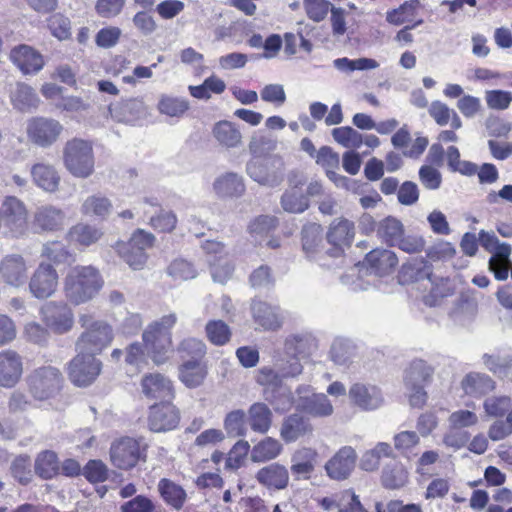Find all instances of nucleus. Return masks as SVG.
<instances>
[{
  "label": "nucleus",
  "mask_w": 512,
  "mask_h": 512,
  "mask_svg": "<svg viewBox=\"0 0 512 512\" xmlns=\"http://www.w3.org/2000/svg\"><path fill=\"white\" fill-rule=\"evenodd\" d=\"M333 66L340 72L350 74L354 71H366L379 67V63L371 58L349 59L347 57L337 58L333 61Z\"/></svg>",
  "instance_id": "52"
},
{
  "label": "nucleus",
  "mask_w": 512,
  "mask_h": 512,
  "mask_svg": "<svg viewBox=\"0 0 512 512\" xmlns=\"http://www.w3.org/2000/svg\"><path fill=\"white\" fill-rule=\"evenodd\" d=\"M295 408L314 418H326L333 414L334 407L324 393H315L311 385H298L296 390Z\"/></svg>",
  "instance_id": "7"
},
{
  "label": "nucleus",
  "mask_w": 512,
  "mask_h": 512,
  "mask_svg": "<svg viewBox=\"0 0 512 512\" xmlns=\"http://www.w3.org/2000/svg\"><path fill=\"white\" fill-rule=\"evenodd\" d=\"M64 222V212L52 205L38 207L33 217L34 227L45 232H53L62 229Z\"/></svg>",
  "instance_id": "27"
},
{
  "label": "nucleus",
  "mask_w": 512,
  "mask_h": 512,
  "mask_svg": "<svg viewBox=\"0 0 512 512\" xmlns=\"http://www.w3.org/2000/svg\"><path fill=\"white\" fill-rule=\"evenodd\" d=\"M23 374L22 357L14 350L7 349L0 353V386L14 387Z\"/></svg>",
  "instance_id": "22"
},
{
  "label": "nucleus",
  "mask_w": 512,
  "mask_h": 512,
  "mask_svg": "<svg viewBox=\"0 0 512 512\" xmlns=\"http://www.w3.org/2000/svg\"><path fill=\"white\" fill-rule=\"evenodd\" d=\"M63 125L56 119L33 117L27 123L28 138L36 145L46 148L53 145L63 132Z\"/></svg>",
  "instance_id": "11"
},
{
  "label": "nucleus",
  "mask_w": 512,
  "mask_h": 512,
  "mask_svg": "<svg viewBox=\"0 0 512 512\" xmlns=\"http://www.w3.org/2000/svg\"><path fill=\"white\" fill-rule=\"evenodd\" d=\"M143 450L138 440L124 437L112 443L110 447L111 463L122 470H129L136 466L142 458Z\"/></svg>",
  "instance_id": "13"
},
{
  "label": "nucleus",
  "mask_w": 512,
  "mask_h": 512,
  "mask_svg": "<svg viewBox=\"0 0 512 512\" xmlns=\"http://www.w3.org/2000/svg\"><path fill=\"white\" fill-rule=\"evenodd\" d=\"M348 397L351 404L362 411H374L384 404L382 390L369 383H354L348 391Z\"/></svg>",
  "instance_id": "14"
},
{
  "label": "nucleus",
  "mask_w": 512,
  "mask_h": 512,
  "mask_svg": "<svg viewBox=\"0 0 512 512\" xmlns=\"http://www.w3.org/2000/svg\"><path fill=\"white\" fill-rule=\"evenodd\" d=\"M431 376L430 367L422 360L413 361L406 370L405 386L412 407L421 408L427 400L424 384Z\"/></svg>",
  "instance_id": "9"
},
{
  "label": "nucleus",
  "mask_w": 512,
  "mask_h": 512,
  "mask_svg": "<svg viewBox=\"0 0 512 512\" xmlns=\"http://www.w3.org/2000/svg\"><path fill=\"white\" fill-rule=\"evenodd\" d=\"M104 279L93 265H76L68 270L63 279L66 301L79 306L92 301L102 290Z\"/></svg>",
  "instance_id": "1"
},
{
  "label": "nucleus",
  "mask_w": 512,
  "mask_h": 512,
  "mask_svg": "<svg viewBox=\"0 0 512 512\" xmlns=\"http://www.w3.org/2000/svg\"><path fill=\"white\" fill-rule=\"evenodd\" d=\"M282 208L289 213H302L309 207L308 197L297 186L288 189L281 197Z\"/></svg>",
  "instance_id": "48"
},
{
  "label": "nucleus",
  "mask_w": 512,
  "mask_h": 512,
  "mask_svg": "<svg viewBox=\"0 0 512 512\" xmlns=\"http://www.w3.org/2000/svg\"><path fill=\"white\" fill-rule=\"evenodd\" d=\"M213 188L220 197H239L245 191L242 177L233 172L218 177Z\"/></svg>",
  "instance_id": "40"
},
{
  "label": "nucleus",
  "mask_w": 512,
  "mask_h": 512,
  "mask_svg": "<svg viewBox=\"0 0 512 512\" xmlns=\"http://www.w3.org/2000/svg\"><path fill=\"white\" fill-rule=\"evenodd\" d=\"M155 242V236L145 231L137 229L128 242H117L116 250L119 256L133 269L140 270L146 263V249L151 248Z\"/></svg>",
  "instance_id": "6"
},
{
  "label": "nucleus",
  "mask_w": 512,
  "mask_h": 512,
  "mask_svg": "<svg viewBox=\"0 0 512 512\" xmlns=\"http://www.w3.org/2000/svg\"><path fill=\"white\" fill-rule=\"evenodd\" d=\"M65 168L77 178H88L94 172L95 158L89 141L73 138L66 142L63 150Z\"/></svg>",
  "instance_id": "4"
},
{
  "label": "nucleus",
  "mask_w": 512,
  "mask_h": 512,
  "mask_svg": "<svg viewBox=\"0 0 512 512\" xmlns=\"http://www.w3.org/2000/svg\"><path fill=\"white\" fill-rule=\"evenodd\" d=\"M394 448L404 457L413 454L414 448L420 443L419 434L415 431H401L393 437Z\"/></svg>",
  "instance_id": "62"
},
{
  "label": "nucleus",
  "mask_w": 512,
  "mask_h": 512,
  "mask_svg": "<svg viewBox=\"0 0 512 512\" xmlns=\"http://www.w3.org/2000/svg\"><path fill=\"white\" fill-rule=\"evenodd\" d=\"M247 174L261 185L265 186H276L282 178L276 172H269L267 167L259 160L252 159L247 163L246 167Z\"/></svg>",
  "instance_id": "45"
},
{
  "label": "nucleus",
  "mask_w": 512,
  "mask_h": 512,
  "mask_svg": "<svg viewBox=\"0 0 512 512\" xmlns=\"http://www.w3.org/2000/svg\"><path fill=\"white\" fill-rule=\"evenodd\" d=\"M332 137L338 144L348 149L360 148L363 144L362 134L350 126L334 128Z\"/></svg>",
  "instance_id": "61"
},
{
  "label": "nucleus",
  "mask_w": 512,
  "mask_h": 512,
  "mask_svg": "<svg viewBox=\"0 0 512 512\" xmlns=\"http://www.w3.org/2000/svg\"><path fill=\"white\" fill-rule=\"evenodd\" d=\"M318 452L310 447L297 449L291 456V472L297 478L309 479L314 472Z\"/></svg>",
  "instance_id": "28"
},
{
  "label": "nucleus",
  "mask_w": 512,
  "mask_h": 512,
  "mask_svg": "<svg viewBox=\"0 0 512 512\" xmlns=\"http://www.w3.org/2000/svg\"><path fill=\"white\" fill-rule=\"evenodd\" d=\"M79 324L84 331L75 343L78 353H91L95 357L111 344L113 329L105 321L93 320L92 315L83 313L79 315Z\"/></svg>",
  "instance_id": "3"
},
{
  "label": "nucleus",
  "mask_w": 512,
  "mask_h": 512,
  "mask_svg": "<svg viewBox=\"0 0 512 512\" xmlns=\"http://www.w3.org/2000/svg\"><path fill=\"white\" fill-rule=\"evenodd\" d=\"M317 350V341L310 333H295L284 340V354L300 361L308 359Z\"/></svg>",
  "instance_id": "26"
},
{
  "label": "nucleus",
  "mask_w": 512,
  "mask_h": 512,
  "mask_svg": "<svg viewBox=\"0 0 512 512\" xmlns=\"http://www.w3.org/2000/svg\"><path fill=\"white\" fill-rule=\"evenodd\" d=\"M493 256L489 259V270L499 281L506 280L509 274L511 246L508 243L498 242Z\"/></svg>",
  "instance_id": "36"
},
{
  "label": "nucleus",
  "mask_w": 512,
  "mask_h": 512,
  "mask_svg": "<svg viewBox=\"0 0 512 512\" xmlns=\"http://www.w3.org/2000/svg\"><path fill=\"white\" fill-rule=\"evenodd\" d=\"M35 472L43 479H52L59 472L58 457L53 451L40 453L35 460Z\"/></svg>",
  "instance_id": "50"
},
{
  "label": "nucleus",
  "mask_w": 512,
  "mask_h": 512,
  "mask_svg": "<svg viewBox=\"0 0 512 512\" xmlns=\"http://www.w3.org/2000/svg\"><path fill=\"white\" fill-rule=\"evenodd\" d=\"M9 58L24 75L37 74L45 64L42 54L26 44L13 47Z\"/></svg>",
  "instance_id": "17"
},
{
  "label": "nucleus",
  "mask_w": 512,
  "mask_h": 512,
  "mask_svg": "<svg viewBox=\"0 0 512 512\" xmlns=\"http://www.w3.org/2000/svg\"><path fill=\"white\" fill-rule=\"evenodd\" d=\"M484 366L501 379H512V351L494 354L485 353L482 356Z\"/></svg>",
  "instance_id": "33"
},
{
  "label": "nucleus",
  "mask_w": 512,
  "mask_h": 512,
  "mask_svg": "<svg viewBox=\"0 0 512 512\" xmlns=\"http://www.w3.org/2000/svg\"><path fill=\"white\" fill-rule=\"evenodd\" d=\"M174 313L163 316L149 324L142 334V339L150 358L156 365L165 363L172 347L171 329L176 324Z\"/></svg>",
  "instance_id": "2"
},
{
  "label": "nucleus",
  "mask_w": 512,
  "mask_h": 512,
  "mask_svg": "<svg viewBox=\"0 0 512 512\" xmlns=\"http://www.w3.org/2000/svg\"><path fill=\"white\" fill-rule=\"evenodd\" d=\"M5 225L13 237H19L27 231V210L22 201L14 196H7L3 203Z\"/></svg>",
  "instance_id": "16"
},
{
  "label": "nucleus",
  "mask_w": 512,
  "mask_h": 512,
  "mask_svg": "<svg viewBox=\"0 0 512 512\" xmlns=\"http://www.w3.org/2000/svg\"><path fill=\"white\" fill-rule=\"evenodd\" d=\"M322 243V228L316 223H310L302 229V248L309 258L316 259Z\"/></svg>",
  "instance_id": "44"
},
{
  "label": "nucleus",
  "mask_w": 512,
  "mask_h": 512,
  "mask_svg": "<svg viewBox=\"0 0 512 512\" xmlns=\"http://www.w3.org/2000/svg\"><path fill=\"white\" fill-rule=\"evenodd\" d=\"M207 339L216 346H223L230 341V327L222 320H210L205 326Z\"/></svg>",
  "instance_id": "57"
},
{
  "label": "nucleus",
  "mask_w": 512,
  "mask_h": 512,
  "mask_svg": "<svg viewBox=\"0 0 512 512\" xmlns=\"http://www.w3.org/2000/svg\"><path fill=\"white\" fill-rule=\"evenodd\" d=\"M355 345L348 339L336 338L330 349L331 360L337 365H347L355 356Z\"/></svg>",
  "instance_id": "51"
},
{
  "label": "nucleus",
  "mask_w": 512,
  "mask_h": 512,
  "mask_svg": "<svg viewBox=\"0 0 512 512\" xmlns=\"http://www.w3.org/2000/svg\"><path fill=\"white\" fill-rule=\"evenodd\" d=\"M247 415L241 409L229 412L223 422L224 429L229 437H243L247 433Z\"/></svg>",
  "instance_id": "54"
},
{
  "label": "nucleus",
  "mask_w": 512,
  "mask_h": 512,
  "mask_svg": "<svg viewBox=\"0 0 512 512\" xmlns=\"http://www.w3.org/2000/svg\"><path fill=\"white\" fill-rule=\"evenodd\" d=\"M41 256L57 265L68 263L72 258L69 249L61 241L46 242L42 247Z\"/></svg>",
  "instance_id": "58"
},
{
  "label": "nucleus",
  "mask_w": 512,
  "mask_h": 512,
  "mask_svg": "<svg viewBox=\"0 0 512 512\" xmlns=\"http://www.w3.org/2000/svg\"><path fill=\"white\" fill-rule=\"evenodd\" d=\"M141 393L148 400L170 401L174 397L171 380L160 373H149L140 382Z\"/></svg>",
  "instance_id": "20"
},
{
  "label": "nucleus",
  "mask_w": 512,
  "mask_h": 512,
  "mask_svg": "<svg viewBox=\"0 0 512 512\" xmlns=\"http://www.w3.org/2000/svg\"><path fill=\"white\" fill-rule=\"evenodd\" d=\"M102 363L91 353H78L68 364V376L79 387L90 385L100 374Z\"/></svg>",
  "instance_id": "10"
},
{
  "label": "nucleus",
  "mask_w": 512,
  "mask_h": 512,
  "mask_svg": "<svg viewBox=\"0 0 512 512\" xmlns=\"http://www.w3.org/2000/svg\"><path fill=\"white\" fill-rule=\"evenodd\" d=\"M461 385L465 393L471 396L484 395L495 388V382L493 379L487 374L479 372H471L467 374L463 378Z\"/></svg>",
  "instance_id": "41"
},
{
  "label": "nucleus",
  "mask_w": 512,
  "mask_h": 512,
  "mask_svg": "<svg viewBox=\"0 0 512 512\" xmlns=\"http://www.w3.org/2000/svg\"><path fill=\"white\" fill-rule=\"evenodd\" d=\"M150 355L146 350L144 343L133 342L125 349V363L126 365L139 371L147 366L148 358Z\"/></svg>",
  "instance_id": "59"
},
{
  "label": "nucleus",
  "mask_w": 512,
  "mask_h": 512,
  "mask_svg": "<svg viewBox=\"0 0 512 512\" xmlns=\"http://www.w3.org/2000/svg\"><path fill=\"white\" fill-rule=\"evenodd\" d=\"M397 263L398 258L393 251L387 249H374L366 255L361 266L366 267L369 274L383 276L390 273Z\"/></svg>",
  "instance_id": "25"
},
{
  "label": "nucleus",
  "mask_w": 512,
  "mask_h": 512,
  "mask_svg": "<svg viewBox=\"0 0 512 512\" xmlns=\"http://www.w3.org/2000/svg\"><path fill=\"white\" fill-rule=\"evenodd\" d=\"M31 175L34 183L43 190L54 192L58 189L60 176L52 165L37 163L32 166Z\"/></svg>",
  "instance_id": "37"
},
{
  "label": "nucleus",
  "mask_w": 512,
  "mask_h": 512,
  "mask_svg": "<svg viewBox=\"0 0 512 512\" xmlns=\"http://www.w3.org/2000/svg\"><path fill=\"white\" fill-rule=\"evenodd\" d=\"M377 233L385 243L395 246L401 236H403L404 226L400 220L394 217H387L379 223Z\"/></svg>",
  "instance_id": "49"
},
{
  "label": "nucleus",
  "mask_w": 512,
  "mask_h": 512,
  "mask_svg": "<svg viewBox=\"0 0 512 512\" xmlns=\"http://www.w3.org/2000/svg\"><path fill=\"white\" fill-rule=\"evenodd\" d=\"M45 325L55 334L68 333L74 325V313L68 302L49 301L40 308Z\"/></svg>",
  "instance_id": "8"
},
{
  "label": "nucleus",
  "mask_w": 512,
  "mask_h": 512,
  "mask_svg": "<svg viewBox=\"0 0 512 512\" xmlns=\"http://www.w3.org/2000/svg\"><path fill=\"white\" fill-rule=\"evenodd\" d=\"M313 430L309 418L300 413H292L283 419L280 437L285 443H294L305 436L312 435Z\"/></svg>",
  "instance_id": "23"
},
{
  "label": "nucleus",
  "mask_w": 512,
  "mask_h": 512,
  "mask_svg": "<svg viewBox=\"0 0 512 512\" xmlns=\"http://www.w3.org/2000/svg\"><path fill=\"white\" fill-rule=\"evenodd\" d=\"M207 376V366L199 360H186L179 367V379L188 388L201 386Z\"/></svg>",
  "instance_id": "34"
},
{
  "label": "nucleus",
  "mask_w": 512,
  "mask_h": 512,
  "mask_svg": "<svg viewBox=\"0 0 512 512\" xmlns=\"http://www.w3.org/2000/svg\"><path fill=\"white\" fill-rule=\"evenodd\" d=\"M251 311L255 323L263 330L275 331L282 327L283 316L278 307L261 300H253Z\"/></svg>",
  "instance_id": "24"
},
{
  "label": "nucleus",
  "mask_w": 512,
  "mask_h": 512,
  "mask_svg": "<svg viewBox=\"0 0 512 512\" xmlns=\"http://www.w3.org/2000/svg\"><path fill=\"white\" fill-rule=\"evenodd\" d=\"M209 263L211 276L215 282L225 284L231 279L235 267L228 255L209 259Z\"/></svg>",
  "instance_id": "55"
},
{
  "label": "nucleus",
  "mask_w": 512,
  "mask_h": 512,
  "mask_svg": "<svg viewBox=\"0 0 512 512\" xmlns=\"http://www.w3.org/2000/svg\"><path fill=\"white\" fill-rule=\"evenodd\" d=\"M355 235V228L353 222L347 219H335L329 227L327 232V241L333 245V248L328 252L333 257H340L343 253V248L350 246Z\"/></svg>",
  "instance_id": "21"
},
{
  "label": "nucleus",
  "mask_w": 512,
  "mask_h": 512,
  "mask_svg": "<svg viewBox=\"0 0 512 512\" xmlns=\"http://www.w3.org/2000/svg\"><path fill=\"white\" fill-rule=\"evenodd\" d=\"M178 353L181 358H191L190 360H199L206 355V344L197 338H186L178 346Z\"/></svg>",
  "instance_id": "63"
},
{
  "label": "nucleus",
  "mask_w": 512,
  "mask_h": 512,
  "mask_svg": "<svg viewBox=\"0 0 512 512\" xmlns=\"http://www.w3.org/2000/svg\"><path fill=\"white\" fill-rule=\"evenodd\" d=\"M357 453L351 446L341 447L324 466L327 476L335 481L348 479L355 469Z\"/></svg>",
  "instance_id": "15"
},
{
  "label": "nucleus",
  "mask_w": 512,
  "mask_h": 512,
  "mask_svg": "<svg viewBox=\"0 0 512 512\" xmlns=\"http://www.w3.org/2000/svg\"><path fill=\"white\" fill-rule=\"evenodd\" d=\"M157 109L160 114L172 118H181L190 109V103L184 97L162 94L159 98Z\"/></svg>",
  "instance_id": "43"
},
{
  "label": "nucleus",
  "mask_w": 512,
  "mask_h": 512,
  "mask_svg": "<svg viewBox=\"0 0 512 512\" xmlns=\"http://www.w3.org/2000/svg\"><path fill=\"white\" fill-rule=\"evenodd\" d=\"M402 276L409 281L416 282L423 279L431 281V266L423 258L413 259L401 268Z\"/></svg>",
  "instance_id": "53"
},
{
  "label": "nucleus",
  "mask_w": 512,
  "mask_h": 512,
  "mask_svg": "<svg viewBox=\"0 0 512 512\" xmlns=\"http://www.w3.org/2000/svg\"><path fill=\"white\" fill-rule=\"evenodd\" d=\"M109 112L118 122L132 123L145 113V106L142 100L132 98L110 105Z\"/></svg>",
  "instance_id": "31"
},
{
  "label": "nucleus",
  "mask_w": 512,
  "mask_h": 512,
  "mask_svg": "<svg viewBox=\"0 0 512 512\" xmlns=\"http://www.w3.org/2000/svg\"><path fill=\"white\" fill-rule=\"evenodd\" d=\"M63 382L61 371L51 365L37 367L26 377L30 394L41 401L54 397L61 390Z\"/></svg>",
  "instance_id": "5"
},
{
  "label": "nucleus",
  "mask_w": 512,
  "mask_h": 512,
  "mask_svg": "<svg viewBox=\"0 0 512 512\" xmlns=\"http://www.w3.org/2000/svg\"><path fill=\"white\" fill-rule=\"evenodd\" d=\"M58 282L56 269L49 263L41 262L30 277L29 291L39 300L48 299L57 291Z\"/></svg>",
  "instance_id": "12"
},
{
  "label": "nucleus",
  "mask_w": 512,
  "mask_h": 512,
  "mask_svg": "<svg viewBox=\"0 0 512 512\" xmlns=\"http://www.w3.org/2000/svg\"><path fill=\"white\" fill-rule=\"evenodd\" d=\"M26 260L20 254H9L0 260V279L14 288H19L27 280Z\"/></svg>",
  "instance_id": "18"
},
{
  "label": "nucleus",
  "mask_w": 512,
  "mask_h": 512,
  "mask_svg": "<svg viewBox=\"0 0 512 512\" xmlns=\"http://www.w3.org/2000/svg\"><path fill=\"white\" fill-rule=\"evenodd\" d=\"M10 100L14 108L22 112L36 109L40 99L35 90L26 83L17 82L10 90Z\"/></svg>",
  "instance_id": "32"
},
{
  "label": "nucleus",
  "mask_w": 512,
  "mask_h": 512,
  "mask_svg": "<svg viewBox=\"0 0 512 512\" xmlns=\"http://www.w3.org/2000/svg\"><path fill=\"white\" fill-rule=\"evenodd\" d=\"M148 224L158 232L169 233L176 227L177 216L170 210L160 208L148 217Z\"/></svg>",
  "instance_id": "60"
},
{
  "label": "nucleus",
  "mask_w": 512,
  "mask_h": 512,
  "mask_svg": "<svg viewBox=\"0 0 512 512\" xmlns=\"http://www.w3.org/2000/svg\"><path fill=\"white\" fill-rule=\"evenodd\" d=\"M264 398L278 413H284L290 410L292 406H295L296 400L290 389L284 385L276 390L266 392Z\"/></svg>",
  "instance_id": "47"
},
{
  "label": "nucleus",
  "mask_w": 512,
  "mask_h": 512,
  "mask_svg": "<svg viewBox=\"0 0 512 512\" xmlns=\"http://www.w3.org/2000/svg\"><path fill=\"white\" fill-rule=\"evenodd\" d=\"M272 416V411L265 403L256 402L249 407L247 421L253 431L265 434L272 425Z\"/></svg>",
  "instance_id": "38"
},
{
  "label": "nucleus",
  "mask_w": 512,
  "mask_h": 512,
  "mask_svg": "<svg viewBox=\"0 0 512 512\" xmlns=\"http://www.w3.org/2000/svg\"><path fill=\"white\" fill-rule=\"evenodd\" d=\"M282 449V444L277 439L266 437L251 450V460L253 462H266L275 459Z\"/></svg>",
  "instance_id": "46"
},
{
  "label": "nucleus",
  "mask_w": 512,
  "mask_h": 512,
  "mask_svg": "<svg viewBox=\"0 0 512 512\" xmlns=\"http://www.w3.org/2000/svg\"><path fill=\"white\" fill-rule=\"evenodd\" d=\"M102 236L103 232L100 228L86 223H78L72 226L67 233L70 242L84 247L95 244Z\"/></svg>",
  "instance_id": "39"
},
{
  "label": "nucleus",
  "mask_w": 512,
  "mask_h": 512,
  "mask_svg": "<svg viewBox=\"0 0 512 512\" xmlns=\"http://www.w3.org/2000/svg\"><path fill=\"white\" fill-rule=\"evenodd\" d=\"M211 132L221 147L235 149L242 145V133L239 127L231 121L220 120L216 122Z\"/></svg>",
  "instance_id": "29"
},
{
  "label": "nucleus",
  "mask_w": 512,
  "mask_h": 512,
  "mask_svg": "<svg viewBox=\"0 0 512 512\" xmlns=\"http://www.w3.org/2000/svg\"><path fill=\"white\" fill-rule=\"evenodd\" d=\"M256 479L268 489L282 490L288 485L289 473L285 466L273 463L261 468Z\"/></svg>",
  "instance_id": "30"
},
{
  "label": "nucleus",
  "mask_w": 512,
  "mask_h": 512,
  "mask_svg": "<svg viewBox=\"0 0 512 512\" xmlns=\"http://www.w3.org/2000/svg\"><path fill=\"white\" fill-rule=\"evenodd\" d=\"M112 208L110 200L106 197L93 195L88 197L82 204V213L98 217L107 216Z\"/></svg>",
  "instance_id": "64"
},
{
  "label": "nucleus",
  "mask_w": 512,
  "mask_h": 512,
  "mask_svg": "<svg viewBox=\"0 0 512 512\" xmlns=\"http://www.w3.org/2000/svg\"><path fill=\"white\" fill-rule=\"evenodd\" d=\"M408 481V472L404 465L396 460L387 463L381 475V482L385 488L399 489Z\"/></svg>",
  "instance_id": "42"
},
{
  "label": "nucleus",
  "mask_w": 512,
  "mask_h": 512,
  "mask_svg": "<svg viewBox=\"0 0 512 512\" xmlns=\"http://www.w3.org/2000/svg\"><path fill=\"white\" fill-rule=\"evenodd\" d=\"M180 421V415L177 408L165 401L161 404L153 405L150 408L148 425L153 432H166L175 429Z\"/></svg>",
  "instance_id": "19"
},
{
  "label": "nucleus",
  "mask_w": 512,
  "mask_h": 512,
  "mask_svg": "<svg viewBox=\"0 0 512 512\" xmlns=\"http://www.w3.org/2000/svg\"><path fill=\"white\" fill-rule=\"evenodd\" d=\"M157 490L167 505L177 511L183 508L187 500V493L181 485L170 479L162 478L157 484Z\"/></svg>",
  "instance_id": "35"
},
{
  "label": "nucleus",
  "mask_w": 512,
  "mask_h": 512,
  "mask_svg": "<svg viewBox=\"0 0 512 512\" xmlns=\"http://www.w3.org/2000/svg\"><path fill=\"white\" fill-rule=\"evenodd\" d=\"M256 382L263 387V396L270 390H276L283 386V377L278 369L270 366H263L257 370Z\"/></svg>",
  "instance_id": "56"
}]
</instances>
